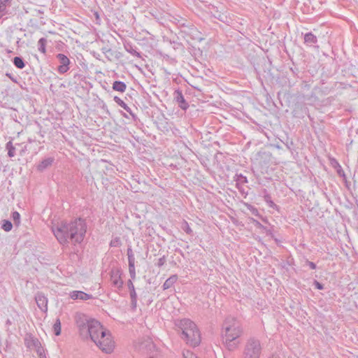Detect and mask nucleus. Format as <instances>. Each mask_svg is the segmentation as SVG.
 Here are the masks:
<instances>
[{"instance_id": "nucleus-1", "label": "nucleus", "mask_w": 358, "mask_h": 358, "mask_svg": "<svg viewBox=\"0 0 358 358\" xmlns=\"http://www.w3.org/2000/svg\"><path fill=\"white\" fill-rule=\"evenodd\" d=\"M75 322L83 340L91 339L103 352L109 354L114 349L110 332L96 320L82 313H76Z\"/></svg>"}, {"instance_id": "nucleus-2", "label": "nucleus", "mask_w": 358, "mask_h": 358, "mask_svg": "<svg viewBox=\"0 0 358 358\" xmlns=\"http://www.w3.org/2000/svg\"><path fill=\"white\" fill-rule=\"evenodd\" d=\"M52 231L58 241L65 245L69 241L73 243H80L83 241L86 231L87 224L82 218L75 219L69 222H62L52 227Z\"/></svg>"}, {"instance_id": "nucleus-3", "label": "nucleus", "mask_w": 358, "mask_h": 358, "mask_svg": "<svg viewBox=\"0 0 358 358\" xmlns=\"http://www.w3.org/2000/svg\"><path fill=\"white\" fill-rule=\"evenodd\" d=\"M176 324L181 330L182 338L188 345L192 347L199 345L201 343L200 332L194 322L189 319H182L178 321Z\"/></svg>"}, {"instance_id": "nucleus-4", "label": "nucleus", "mask_w": 358, "mask_h": 358, "mask_svg": "<svg viewBox=\"0 0 358 358\" xmlns=\"http://www.w3.org/2000/svg\"><path fill=\"white\" fill-rule=\"evenodd\" d=\"M243 333L241 322L235 317H227L222 324V336L239 338Z\"/></svg>"}, {"instance_id": "nucleus-5", "label": "nucleus", "mask_w": 358, "mask_h": 358, "mask_svg": "<svg viewBox=\"0 0 358 358\" xmlns=\"http://www.w3.org/2000/svg\"><path fill=\"white\" fill-rule=\"evenodd\" d=\"M262 351L260 341L255 337L249 338L244 345L243 358H259Z\"/></svg>"}, {"instance_id": "nucleus-6", "label": "nucleus", "mask_w": 358, "mask_h": 358, "mask_svg": "<svg viewBox=\"0 0 358 358\" xmlns=\"http://www.w3.org/2000/svg\"><path fill=\"white\" fill-rule=\"evenodd\" d=\"M6 148L8 150V157H14V155H24L27 145L24 143H16L13 145L11 141H8L6 143Z\"/></svg>"}, {"instance_id": "nucleus-7", "label": "nucleus", "mask_w": 358, "mask_h": 358, "mask_svg": "<svg viewBox=\"0 0 358 358\" xmlns=\"http://www.w3.org/2000/svg\"><path fill=\"white\" fill-rule=\"evenodd\" d=\"M56 58L59 63L57 69V72L59 74L66 73L70 69L71 61L69 58L62 53H58L56 55Z\"/></svg>"}, {"instance_id": "nucleus-8", "label": "nucleus", "mask_w": 358, "mask_h": 358, "mask_svg": "<svg viewBox=\"0 0 358 358\" xmlns=\"http://www.w3.org/2000/svg\"><path fill=\"white\" fill-rule=\"evenodd\" d=\"M173 99L176 101L178 106L182 110H187L189 108V103L185 99L182 92L180 90H176L173 92Z\"/></svg>"}, {"instance_id": "nucleus-9", "label": "nucleus", "mask_w": 358, "mask_h": 358, "mask_svg": "<svg viewBox=\"0 0 358 358\" xmlns=\"http://www.w3.org/2000/svg\"><path fill=\"white\" fill-rule=\"evenodd\" d=\"M127 255L128 256V262H129V272L130 276L132 279L136 278V271H135V258L131 247H129L127 250Z\"/></svg>"}, {"instance_id": "nucleus-10", "label": "nucleus", "mask_w": 358, "mask_h": 358, "mask_svg": "<svg viewBox=\"0 0 358 358\" xmlns=\"http://www.w3.org/2000/svg\"><path fill=\"white\" fill-rule=\"evenodd\" d=\"M222 338L223 343L228 350L234 351L238 348L240 343L238 338L222 336Z\"/></svg>"}, {"instance_id": "nucleus-11", "label": "nucleus", "mask_w": 358, "mask_h": 358, "mask_svg": "<svg viewBox=\"0 0 358 358\" xmlns=\"http://www.w3.org/2000/svg\"><path fill=\"white\" fill-rule=\"evenodd\" d=\"M127 286L129 289V294L131 298V308L133 310H134L137 306V294L131 280H128Z\"/></svg>"}, {"instance_id": "nucleus-12", "label": "nucleus", "mask_w": 358, "mask_h": 358, "mask_svg": "<svg viewBox=\"0 0 358 358\" xmlns=\"http://www.w3.org/2000/svg\"><path fill=\"white\" fill-rule=\"evenodd\" d=\"M35 300L38 308L43 312L48 310V299L45 296L41 293L38 292L35 296Z\"/></svg>"}, {"instance_id": "nucleus-13", "label": "nucleus", "mask_w": 358, "mask_h": 358, "mask_svg": "<svg viewBox=\"0 0 358 358\" xmlns=\"http://www.w3.org/2000/svg\"><path fill=\"white\" fill-rule=\"evenodd\" d=\"M110 280L113 286L120 288L122 287L123 282L120 278V273L119 270H112L110 271Z\"/></svg>"}, {"instance_id": "nucleus-14", "label": "nucleus", "mask_w": 358, "mask_h": 358, "mask_svg": "<svg viewBox=\"0 0 358 358\" xmlns=\"http://www.w3.org/2000/svg\"><path fill=\"white\" fill-rule=\"evenodd\" d=\"M113 100L118 106H120V107L124 108L127 113H129L134 120H136L137 119L136 115L132 112L131 109L120 97L115 96Z\"/></svg>"}, {"instance_id": "nucleus-15", "label": "nucleus", "mask_w": 358, "mask_h": 358, "mask_svg": "<svg viewBox=\"0 0 358 358\" xmlns=\"http://www.w3.org/2000/svg\"><path fill=\"white\" fill-rule=\"evenodd\" d=\"M330 159V163L331 165L336 169L338 175L340 177H342L343 180L346 182V176L345 174L344 171L343 170L340 164L337 162L336 158H329Z\"/></svg>"}, {"instance_id": "nucleus-16", "label": "nucleus", "mask_w": 358, "mask_h": 358, "mask_svg": "<svg viewBox=\"0 0 358 358\" xmlns=\"http://www.w3.org/2000/svg\"><path fill=\"white\" fill-rule=\"evenodd\" d=\"M71 299L76 300V299H80L83 301H86L90 299H92V295H90L87 293H85L82 291H73L71 293Z\"/></svg>"}, {"instance_id": "nucleus-17", "label": "nucleus", "mask_w": 358, "mask_h": 358, "mask_svg": "<svg viewBox=\"0 0 358 358\" xmlns=\"http://www.w3.org/2000/svg\"><path fill=\"white\" fill-rule=\"evenodd\" d=\"M25 343L27 348L34 349L41 344L38 338H34L31 336H29L25 338Z\"/></svg>"}, {"instance_id": "nucleus-18", "label": "nucleus", "mask_w": 358, "mask_h": 358, "mask_svg": "<svg viewBox=\"0 0 358 358\" xmlns=\"http://www.w3.org/2000/svg\"><path fill=\"white\" fill-rule=\"evenodd\" d=\"M317 37L312 32H308L305 34L304 43L307 45L312 46L314 44L317 43Z\"/></svg>"}, {"instance_id": "nucleus-19", "label": "nucleus", "mask_w": 358, "mask_h": 358, "mask_svg": "<svg viewBox=\"0 0 358 358\" xmlns=\"http://www.w3.org/2000/svg\"><path fill=\"white\" fill-rule=\"evenodd\" d=\"M124 48L126 51L130 53L131 55L136 57L138 58H141V52L137 51V48L136 46L133 45L131 43H127L124 45Z\"/></svg>"}, {"instance_id": "nucleus-20", "label": "nucleus", "mask_w": 358, "mask_h": 358, "mask_svg": "<svg viewBox=\"0 0 358 358\" xmlns=\"http://www.w3.org/2000/svg\"><path fill=\"white\" fill-rule=\"evenodd\" d=\"M113 90L120 92H125L127 89V85L124 82L115 80L113 83Z\"/></svg>"}, {"instance_id": "nucleus-21", "label": "nucleus", "mask_w": 358, "mask_h": 358, "mask_svg": "<svg viewBox=\"0 0 358 358\" xmlns=\"http://www.w3.org/2000/svg\"><path fill=\"white\" fill-rule=\"evenodd\" d=\"M177 280V275H171L163 284V289L166 290L171 287L176 282Z\"/></svg>"}, {"instance_id": "nucleus-22", "label": "nucleus", "mask_w": 358, "mask_h": 358, "mask_svg": "<svg viewBox=\"0 0 358 358\" xmlns=\"http://www.w3.org/2000/svg\"><path fill=\"white\" fill-rule=\"evenodd\" d=\"M263 193L264 201L266 202L268 206L273 209L278 208L277 205L272 201L271 195L268 194L267 190L266 189H263Z\"/></svg>"}, {"instance_id": "nucleus-23", "label": "nucleus", "mask_w": 358, "mask_h": 358, "mask_svg": "<svg viewBox=\"0 0 358 358\" xmlns=\"http://www.w3.org/2000/svg\"><path fill=\"white\" fill-rule=\"evenodd\" d=\"M11 1L12 0H0V13L8 14L7 7L10 6Z\"/></svg>"}, {"instance_id": "nucleus-24", "label": "nucleus", "mask_w": 358, "mask_h": 358, "mask_svg": "<svg viewBox=\"0 0 358 358\" xmlns=\"http://www.w3.org/2000/svg\"><path fill=\"white\" fill-rule=\"evenodd\" d=\"M46 44H47V39L43 37L41 38L38 40V44H37L38 50L44 55L46 53Z\"/></svg>"}, {"instance_id": "nucleus-25", "label": "nucleus", "mask_w": 358, "mask_h": 358, "mask_svg": "<svg viewBox=\"0 0 358 358\" xmlns=\"http://www.w3.org/2000/svg\"><path fill=\"white\" fill-rule=\"evenodd\" d=\"M53 162L52 158H45L37 166L38 170L42 171Z\"/></svg>"}, {"instance_id": "nucleus-26", "label": "nucleus", "mask_w": 358, "mask_h": 358, "mask_svg": "<svg viewBox=\"0 0 358 358\" xmlns=\"http://www.w3.org/2000/svg\"><path fill=\"white\" fill-rule=\"evenodd\" d=\"M13 64L19 69H22L25 66V63L22 57H15L13 59Z\"/></svg>"}, {"instance_id": "nucleus-27", "label": "nucleus", "mask_w": 358, "mask_h": 358, "mask_svg": "<svg viewBox=\"0 0 358 358\" xmlns=\"http://www.w3.org/2000/svg\"><path fill=\"white\" fill-rule=\"evenodd\" d=\"M234 180L236 181V186L238 188H239V184L240 183H247L248 179L245 176H243L242 174H236L234 177Z\"/></svg>"}, {"instance_id": "nucleus-28", "label": "nucleus", "mask_w": 358, "mask_h": 358, "mask_svg": "<svg viewBox=\"0 0 358 358\" xmlns=\"http://www.w3.org/2000/svg\"><path fill=\"white\" fill-rule=\"evenodd\" d=\"M54 333L56 336H59L61 334V322L59 318H57L53 325Z\"/></svg>"}, {"instance_id": "nucleus-29", "label": "nucleus", "mask_w": 358, "mask_h": 358, "mask_svg": "<svg viewBox=\"0 0 358 358\" xmlns=\"http://www.w3.org/2000/svg\"><path fill=\"white\" fill-rule=\"evenodd\" d=\"M1 228L5 231H10L12 228H13V224L10 221L8 220H3V223H2V225H1Z\"/></svg>"}, {"instance_id": "nucleus-30", "label": "nucleus", "mask_w": 358, "mask_h": 358, "mask_svg": "<svg viewBox=\"0 0 358 358\" xmlns=\"http://www.w3.org/2000/svg\"><path fill=\"white\" fill-rule=\"evenodd\" d=\"M122 245V241L120 237H115L110 242V246L113 248H119Z\"/></svg>"}, {"instance_id": "nucleus-31", "label": "nucleus", "mask_w": 358, "mask_h": 358, "mask_svg": "<svg viewBox=\"0 0 358 358\" xmlns=\"http://www.w3.org/2000/svg\"><path fill=\"white\" fill-rule=\"evenodd\" d=\"M12 218L14 224L18 226L20 224V215L18 212L15 211L12 213Z\"/></svg>"}, {"instance_id": "nucleus-32", "label": "nucleus", "mask_w": 358, "mask_h": 358, "mask_svg": "<svg viewBox=\"0 0 358 358\" xmlns=\"http://www.w3.org/2000/svg\"><path fill=\"white\" fill-rule=\"evenodd\" d=\"M182 229L187 234H191L192 233V230L189 227L188 223L187 222H185L182 226Z\"/></svg>"}, {"instance_id": "nucleus-33", "label": "nucleus", "mask_w": 358, "mask_h": 358, "mask_svg": "<svg viewBox=\"0 0 358 358\" xmlns=\"http://www.w3.org/2000/svg\"><path fill=\"white\" fill-rule=\"evenodd\" d=\"M166 257L164 255L163 257H160L159 259H158V262L156 263V265L158 266V267H162V266L164 265V264L166 263Z\"/></svg>"}, {"instance_id": "nucleus-34", "label": "nucleus", "mask_w": 358, "mask_h": 358, "mask_svg": "<svg viewBox=\"0 0 358 358\" xmlns=\"http://www.w3.org/2000/svg\"><path fill=\"white\" fill-rule=\"evenodd\" d=\"M183 357L184 358H199L195 355H194L192 352L189 351H186L183 352Z\"/></svg>"}, {"instance_id": "nucleus-35", "label": "nucleus", "mask_w": 358, "mask_h": 358, "mask_svg": "<svg viewBox=\"0 0 358 358\" xmlns=\"http://www.w3.org/2000/svg\"><path fill=\"white\" fill-rule=\"evenodd\" d=\"M38 355H41L42 354H45V349L42 347L41 344L36 347L35 349Z\"/></svg>"}, {"instance_id": "nucleus-36", "label": "nucleus", "mask_w": 358, "mask_h": 358, "mask_svg": "<svg viewBox=\"0 0 358 358\" xmlns=\"http://www.w3.org/2000/svg\"><path fill=\"white\" fill-rule=\"evenodd\" d=\"M183 47L182 44L178 41H173V48L174 50H178Z\"/></svg>"}, {"instance_id": "nucleus-37", "label": "nucleus", "mask_w": 358, "mask_h": 358, "mask_svg": "<svg viewBox=\"0 0 358 358\" xmlns=\"http://www.w3.org/2000/svg\"><path fill=\"white\" fill-rule=\"evenodd\" d=\"M313 284H314L315 288H317V289L321 290V289H324V285L317 280H315Z\"/></svg>"}, {"instance_id": "nucleus-38", "label": "nucleus", "mask_w": 358, "mask_h": 358, "mask_svg": "<svg viewBox=\"0 0 358 358\" xmlns=\"http://www.w3.org/2000/svg\"><path fill=\"white\" fill-rule=\"evenodd\" d=\"M306 264L308 266H309V267L311 268V269H315L316 268V264L313 262H310L308 260H306Z\"/></svg>"}, {"instance_id": "nucleus-39", "label": "nucleus", "mask_w": 358, "mask_h": 358, "mask_svg": "<svg viewBox=\"0 0 358 358\" xmlns=\"http://www.w3.org/2000/svg\"><path fill=\"white\" fill-rule=\"evenodd\" d=\"M260 171L262 173H267L268 172V166H262Z\"/></svg>"}, {"instance_id": "nucleus-40", "label": "nucleus", "mask_w": 358, "mask_h": 358, "mask_svg": "<svg viewBox=\"0 0 358 358\" xmlns=\"http://www.w3.org/2000/svg\"><path fill=\"white\" fill-rule=\"evenodd\" d=\"M159 54L164 59H169L170 57L167 54L162 53V52H159Z\"/></svg>"}, {"instance_id": "nucleus-41", "label": "nucleus", "mask_w": 358, "mask_h": 358, "mask_svg": "<svg viewBox=\"0 0 358 358\" xmlns=\"http://www.w3.org/2000/svg\"><path fill=\"white\" fill-rule=\"evenodd\" d=\"M34 12L36 13V14L34 15H39V14H43L44 13V10L43 9H35L34 10Z\"/></svg>"}, {"instance_id": "nucleus-42", "label": "nucleus", "mask_w": 358, "mask_h": 358, "mask_svg": "<svg viewBox=\"0 0 358 358\" xmlns=\"http://www.w3.org/2000/svg\"><path fill=\"white\" fill-rule=\"evenodd\" d=\"M268 358H281L280 355L277 353H273L268 356Z\"/></svg>"}, {"instance_id": "nucleus-43", "label": "nucleus", "mask_w": 358, "mask_h": 358, "mask_svg": "<svg viewBox=\"0 0 358 358\" xmlns=\"http://www.w3.org/2000/svg\"><path fill=\"white\" fill-rule=\"evenodd\" d=\"M164 41L168 42L169 44L173 45V41L171 39H169L168 38L164 37Z\"/></svg>"}, {"instance_id": "nucleus-44", "label": "nucleus", "mask_w": 358, "mask_h": 358, "mask_svg": "<svg viewBox=\"0 0 358 358\" xmlns=\"http://www.w3.org/2000/svg\"><path fill=\"white\" fill-rule=\"evenodd\" d=\"M39 358H47L45 354H42L41 355H38Z\"/></svg>"}, {"instance_id": "nucleus-45", "label": "nucleus", "mask_w": 358, "mask_h": 358, "mask_svg": "<svg viewBox=\"0 0 358 358\" xmlns=\"http://www.w3.org/2000/svg\"><path fill=\"white\" fill-rule=\"evenodd\" d=\"M96 19L98 20L99 18V15L97 13H95Z\"/></svg>"}, {"instance_id": "nucleus-46", "label": "nucleus", "mask_w": 358, "mask_h": 358, "mask_svg": "<svg viewBox=\"0 0 358 358\" xmlns=\"http://www.w3.org/2000/svg\"><path fill=\"white\" fill-rule=\"evenodd\" d=\"M100 162H101V163H106V162H107V161H106V159H102L100 161Z\"/></svg>"}, {"instance_id": "nucleus-47", "label": "nucleus", "mask_w": 358, "mask_h": 358, "mask_svg": "<svg viewBox=\"0 0 358 358\" xmlns=\"http://www.w3.org/2000/svg\"><path fill=\"white\" fill-rule=\"evenodd\" d=\"M183 147L185 150L190 151V150H189V148L185 145H183Z\"/></svg>"}, {"instance_id": "nucleus-48", "label": "nucleus", "mask_w": 358, "mask_h": 358, "mask_svg": "<svg viewBox=\"0 0 358 358\" xmlns=\"http://www.w3.org/2000/svg\"><path fill=\"white\" fill-rule=\"evenodd\" d=\"M170 166H173L174 168H177V166L176 165H173V164H171Z\"/></svg>"}, {"instance_id": "nucleus-49", "label": "nucleus", "mask_w": 358, "mask_h": 358, "mask_svg": "<svg viewBox=\"0 0 358 358\" xmlns=\"http://www.w3.org/2000/svg\"><path fill=\"white\" fill-rule=\"evenodd\" d=\"M106 170H109V168L108 166L106 167ZM110 169H113L112 168H110Z\"/></svg>"}, {"instance_id": "nucleus-50", "label": "nucleus", "mask_w": 358, "mask_h": 358, "mask_svg": "<svg viewBox=\"0 0 358 358\" xmlns=\"http://www.w3.org/2000/svg\"><path fill=\"white\" fill-rule=\"evenodd\" d=\"M123 116L126 118H128V117L125 114H124Z\"/></svg>"}, {"instance_id": "nucleus-51", "label": "nucleus", "mask_w": 358, "mask_h": 358, "mask_svg": "<svg viewBox=\"0 0 358 358\" xmlns=\"http://www.w3.org/2000/svg\"><path fill=\"white\" fill-rule=\"evenodd\" d=\"M255 166H257V162L253 163Z\"/></svg>"}, {"instance_id": "nucleus-52", "label": "nucleus", "mask_w": 358, "mask_h": 358, "mask_svg": "<svg viewBox=\"0 0 358 358\" xmlns=\"http://www.w3.org/2000/svg\"><path fill=\"white\" fill-rule=\"evenodd\" d=\"M149 358H153V357H149Z\"/></svg>"}]
</instances>
